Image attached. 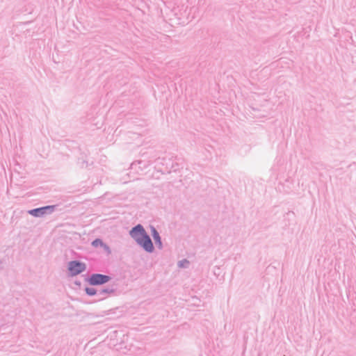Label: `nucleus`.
<instances>
[{
  "label": "nucleus",
  "mask_w": 356,
  "mask_h": 356,
  "mask_svg": "<svg viewBox=\"0 0 356 356\" xmlns=\"http://www.w3.org/2000/svg\"><path fill=\"white\" fill-rule=\"evenodd\" d=\"M86 270V264L82 262L73 261L68 264V270L71 275H76Z\"/></svg>",
  "instance_id": "obj_1"
},
{
  "label": "nucleus",
  "mask_w": 356,
  "mask_h": 356,
  "mask_svg": "<svg viewBox=\"0 0 356 356\" xmlns=\"http://www.w3.org/2000/svg\"><path fill=\"white\" fill-rule=\"evenodd\" d=\"M110 277L102 274H93L89 279V282L92 285L102 284L108 282Z\"/></svg>",
  "instance_id": "obj_2"
},
{
  "label": "nucleus",
  "mask_w": 356,
  "mask_h": 356,
  "mask_svg": "<svg viewBox=\"0 0 356 356\" xmlns=\"http://www.w3.org/2000/svg\"><path fill=\"white\" fill-rule=\"evenodd\" d=\"M130 234L131 237L134 238L137 243L142 240V238L147 235L145 229L140 225L134 227L131 231Z\"/></svg>",
  "instance_id": "obj_3"
},
{
  "label": "nucleus",
  "mask_w": 356,
  "mask_h": 356,
  "mask_svg": "<svg viewBox=\"0 0 356 356\" xmlns=\"http://www.w3.org/2000/svg\"><path fill=\"white\" fill-rule=\"evenodd\" d=\"M138 243L141 245L146 251L152 252L154 246L149 236L147 234Z\"/></svg>",
  "instance_id": "obj_4"
},
{
  "label": "nucleus",
  "mask_w": 356,
  "mask_h": 356,
  "mask_svg": "<svg viewBox=\"0 0 356 356\" xmlns=\"http://www.w3.org/2000/svg\"><path fill=\"white\" fill-rule=\"evenodd\" d=\"M54 207V206H47V207H42V208L33 209L29 211V213L34 216H40L44 213L46 210L52 211Z\"/></svg>",
  "instance_id": "obj_5"
},
{
  "label": "nucleus",
  "mask_w": 356,
  "mask_h": 356,
  "mask_svg": "<svg viewBox=\"0 0 356 356\" xmlns=\"http://www.w3.org/2000/svg\"><path fill=\"white\" fill-rule=\"evenodd\" d=\"M152 236H153L154 241L156 243H159V245H161V238L159 236V233L156 232V230L154 228H152Z\"/></svg>",
  "instance_id": "obj_6"
},
{
  "label": "nucleus",
  "mask_w": 356,
  "mask_h": 356,
  "mask_svg": "<svg viewBox=\"0 0 356 356\" xmlns=\"http://www.w3.org/2000/svg\"><path fill=\"white\" fill-rule=\"evenodd\" d=\"M86 291L88 295L90 296L95 295L96 293L95 290L92 288H86Z\"/></svg>",
  "instance_id": "obj_7"
},
{
  "label": "nucleus",
  "mask_w": 356,
  "mask_h": 356,
  "mask_svg": "<svg viewBox=\"0 0 356 356\" xmlns=\"http://www.w3.org/2000/svg\"><path fill=\"white\" fill-rule=\"evenodd\" d=\"M102 245V242L101 240L99 239H96L93 242H92V245L93 246H98V245Z\"/></svg>",
  "instance_id": "obj_8"
}]
</instances>
